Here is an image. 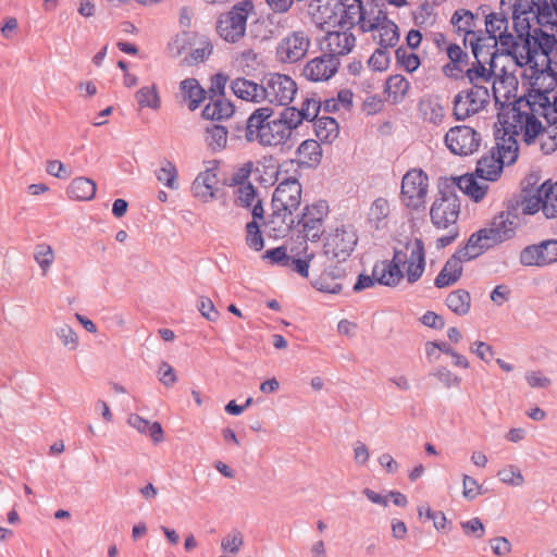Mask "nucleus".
<instances>
[{
  "label": "nucleus",
  "instance_id": "1",
  "mask_svg": "<svg viewBox=\"0 0 557 557\" xmlns=\"http://www.w3.org/2000/svg\"><path fill=\"white\" fill-rule=\"evenodd\" d=\"M271 108H259L248 117L246 136L248 140L258 141L262 146H281L292 139L295 119L283 110L277 119L272 120Z\"/></svg>",
  "mask_w": 557,
  "mask_h": 557
},
{
  "label": "nucleus",
  "instance_id": "2",
  "mask_svg": "<svg viewBox=\"0 0 557 557\" xmlns=\"http://www.w3.org/2000/svg\"><path fill=\"white\" fill-rule=\"evenodd\" d=\"M317 24L325 28L349 29L358 24L363 32L373 28L366 20L360 0H318L313 12Z\"/></svg>",
  "mask_w": 557,
  "mask_h": 557
},
{
  "label": "nucleus",
  "instance_id": "3",
  "mask_svg": "<svg viewBox=\"0 0 557 557\" xmlns=\"http://www.w3.org/2000/svg\"><path fill=\"white\" fill-rule=\"evenodd\" d=\"M515 231L516 225L510 213L500 212L485 227L472 233L463 247L476 259L490 248L511 238Z\"/></svg>",
  "mask_w": 557,
  "mask_h": 557
},
{
  "label": "nucleus",
  "instance_id": "4",
  "mask_svg": "<svg viewBox=\"0 0 557 557\" xmlns=\"http://www.w3.org/2000/svg\"><path fill=\"white\" fill-rule=\"evenodd\" d=\"M517 158V140L496 141L495 147L478 160L475 174L484 181L495 182L500 177L504 165L512 164Z\"/></svg>",
  "mask_w": 557,
  "mask_h": 557
},
{
  "label": "nucleus",
  "instance_id": "5",
  "mask_svg": "<svg viewBox=\"0 0 557 557\" xmlns=\"http://www.w3.org/2000/svg\"><path fill=\"white\" fill-rule=\"evenodd\" d=\"M302 188L295 177H284L272 196V215L281 219L286 227L293 223V214L301 203Z\"/></svg>",
  "mask_w": 557,
  "mask_h": 557
},
{
  "label": "nucleus",
  "instance_id": "6",
  "mask_svg": "<svg viewBox=\"0 0 557 557\" xmlns=\"http://www.w3.org/2000/svg\"><path fill=\"white\" fill-rule=\"evenodd\" d=\"M430 193V178L418 168L408 170L400 182V203L410 211L425 209Z\"/></svg>",
  "mask_w": 557,
  "mask_h": 557
},
{
  "label": "nucleus",
  "instance_id": "7",
  "mask_svg": "<svg viewBox=\"0 0 557 557\" xmlns=\"http://www.w3.org/2000/svg\"><path fill=\"white\" fill-rule=\"evenodd\" d=\"M395 260L404 268V277L412 284L419 281L425 270V250L421 239L408 238L394 248Z\"/></svg>",
  "mask_w": 557,
  "mask_h": 557
},
{
  "label": "nucleus",
  "instance_id": "8",
  "mask_svg": "<svg viewBox=\"0 0 557 557\" xmlns=\"http://www.w3.org/2000/svg\"><path fill=\"white\" fill-rule=\"evenodd\" d=\"M255 5L250 0L235 4L222 14L216 22V33L226 42H237L246 32L247 18L253 13Z\"/></svg>",
  "mask_w": 557,
  "mask_h": 557
},
{
  "label": "nucleus",
  "instance_id": "9",
  "mask_svg": "<svg viewBox=\"0 0 557 557\" xmlns=\"http://www.w3.org/2000/svg\"><path fill=\"white\" fill-rule=\"evenodd\" d=\"M292 256H288L285 247H276L267 250L263 255L264 259L272 263L282 264L297 272L302 277L309 276L310 262L314 258V252L307 245L300 244L290 248Z\"/></svg>",
  "mask_w": 557,
  "mask_h": 557
},
{
  "label": "nucleus",
  "instance_id": "10",
  "mask_svg": "<svg viewBox=\"0 0 557 557\" xmlns=\"http://www.w3.org/2000/svg\"><path fill=\"white\" fill-rule=\"evenodd\" d=\"M357 244L358 236L352 227H336L325 238L323 255L329 260L342 262L351 256Z\"/></svg>",
  "mask_w": 557,
  "mask_h": 557
},
{
  "label": "nucleus",
  "instance_id": "11",
  "mask_svg": "<svg viewBox=\"0 0 557 557\" xmlns=\"http://www.w3.org/2000/svg\"><path fill=\"white\" fill-rule=\"evenodd\" d=\"M522 101L503 104L495 123L496 141H506V139L516 140L519 135L527 111H522Z\"/></svg>",
  "mask_w": 557,
  "mask_h": 557
},
{
  "label": "nucleus",
  "instance_id": "12",
  "mask_svg": "<svg viewBox=\"0 0 557 557\" xmlns=\"http://www.w3.org/2000/svg\"><path fill=\"white\" fill-rule=\"evenodd\" d=\"M460 202L455 195H442L430 207V219L437 230L457 228Z\"/></svg>",
  "mask_w": 557,
  "mask_h": 557
},
{
  "label": "nucleus",
  "instance_id": "13",
  "mask_svg": "<svg viewBox=\"0 0 557 557\" xmlns=\"http://www.w3.org/2000/svg\"><path fill=\"white\" fill-rule=\"evenodd\" d=\"M519 262L525 268H547L557 263V239H547L524 247Z\"/></svg>",
  "mask_w": 557,
  "mask_h": 557
},
{
  "label": "nucleus",
  "instance_id": "14",
  "mask_svg": "<svg viewBox=\"0 0 557 557\" xmlns=\"http://www.w3.org/2000/svg\"><path fill=\"white\" fill-rule=\"evenodd\" d=\"M329 213L325 201H315L305 207L299 220L300 233L304 239L315 242L324 233V220Z\"/></svg>",
  "mask_w": 557,
  "mask_h": 557
},
{
  "label": "nucleus",
  "instance_id": "15",
  "mask_svg": "<svg viewBox=\"0 0 557 557\" xmlns=\"http://www.w3.org/2000/svg\"><path fill=\"white\" fill-rule=\"evenodd\" d=\"M481 137L476 131L470 126L458 125L451 127L445 135V145L447 149L460 157H467L478 151Z\"/></svg>",
  "mask_w": 557,
  "mask_h": 557
},
{
  "label": "nucleus",
  "instance_id": "16",
  "mask_svg": "<svg viewBox=\"0 0 557 557\" xmlns=\"http://www.w3.org/2000/svg\"><path fill=\"white\" fill-rule=\"evenodd\" d=\"M490 101L487 88L474 85L470 90L459 92L454 101V114L457 120L467 117L482 111Z\"/></svg>",
  "mask_w": 557,
  "mask_h": 557
},
{
  "label": "nucleus",
  "instance_id": "17",
  "mask_svg": "<svg viewBox=\"0 0 557 557\" xmlns=\"http://www.w3.org/2000/svg\"><path fill=\"white\" fill-rule=\"evenodd\" d=\"M219 165L216 162H210L208 166L199 172L191 184V195L201 203L213 201L219 193Z\"/></svg>",
  "mask_w": 557,
  "mask_h": 557
},
{
  "label": "nucleus",
  "instance_id": "18",
  "mask_svg": "<svg viewBox=\"0 0 557 557\" xmlns=\"http://www.w3.org/2000/svg\"><path fill=\"white\" fill-rule=\"evenodd\" d=\"M293 168V160L280 163L274 157L264 156L253 162L255 180L260 185L272 186L280 178L283 180Z\"/></svg>",
  "mask_w": 557,
  "mask_h": 557
},
{
  "label": "nucleus",
  "instance_id": "19",
  "mask_svg": "<svg viewBox=\"0 0 557 557\" xmlns=\"http://www.w3.org/2000/svg\"><path fill=\"white\" fill-rule=\"evenodd\" d=\"M310 47V38L302 30L286 35L276 47V57L285 63H294L306 57Z\"/></svg>",
  "mask_w": 557,
  "mask_h": 557
},
{
  "label": "nucleus",
  "instance_id": "20",
  "mask_svg": "<svg viewBox=\"0 0 557 557\" xmlns=\"http://www.w3.org/2000/svg\"><path fill=\"white\" fill-rule=\"evenodd\" d=\"M474 260L470 252L461 246L445 262L441 272L435 277L434 284L438 288L455 284L462 275L463 263Z\"/></svg>",
  "mask_w": 557,
  "mask_h": 557
},
{
  "label": "nucleus",
  "instance_id": "21",
  "mask_svg": "<svg viewBox=\"0 0 557 557\" xmlns=\"http://www.w3.org/2000/svg\"><path fill=\"white\" fill-rule=\"evenodd\" d=\"M296 92V83L289 76L283 74L270 75L264 88V95L268 100L280 106L292 102Z\"/></svg>",
  "mask_w": 557,
  "mask_h": 557
},
{
  "label": "nucleus",
  "instance_id": "22",
  "mask_svg": "<svg viewBox=\"0 0 557 557\" xmlns=\"http://www.w3.org/2000/svg\"><path fill=\"white\" fill-rule=\"evenodd\" d=\"M486 33L491 38L498 40L504 51L515 61L513 51L521 48L515 40V37L507 34L508 21L502 14L492 13L485 20Z\"/></svg>",
  "mask_w": 557,
  "mask_h": 557
},
{
  "label": "nucleus",
  "instance_id": "23",
  "mask_svg": "<svg viewBox=\"0 0 557 557\" xmlns=\"http://www.w3.org/2000/svg\"><path fill=\"white\" fill-rule=\"evenodd\" d=\"M355 45V37L349 29L327 28L323 39V49L333 58L349 53Z\"/></svg>",
  "mask_w": 557,
  "mask_h": 557
},
{
  "label": "nucleus",
  "instance_id": "24",
  "mask_svg": "<svg viewBox=\"0 0 557 557\" xmlns=\"http://www.w3.org/2000/svg\"><path fill=\"white\" fill-rule=\"evenodd\" d=\"M234 195L238 207L249 210L255 219H264L262 199L253 185L237 186Z\"/></svg>",
  "mask_w": 557,
  "mask_h": 557
},
{
  "label": "nucleus",
  "instance_id": "25",
  "mask_svg": "<svg viewBox=\"0 0 557 557\" xmlns=\"http://www.w3.org/2000/svg\"><path fill=\"white\" fill-rule=\"evenodd\" d=\"M373 274L376 283L387 287H395L400 284V282L405 278L404 272L399 268L398 263L395 260V256L393 255V259L381 260L377 261L373 265Z\"/></svg>",
  "mask_w": 557,
  "mask_h": 557
},
{
  "label": "nucleus",
  "instance_id": "26",
  "mask_svg": "<svg viewBox=\"0 0 557 557\" xmlns=\"http://www.w3.org/2000/svg\"><path fill=\"white\" fill-rule=\"evenodd\" d=\"M338 63L332 57L312 59L305 66V76L312 82H324L337 72Z\"/></svg>",
  "mask_w": 557,
  "mask_h": 557
},
{
  "label": "nucleus",
  "instance_id": "27",
  "mask_svg": "<svg viewBox=\"0 0 557 557\" xmlns=\"http://www.w3.org/2000/svg\"><path fill=\"white\" fill-rule=\"evenodd\" d=\"M127 424L139 434L149 437L154 444L164 441V431L158 421L148 420L138 413H131L127 417Z\"/></svg>",
  "mask_w": 557,
  "mask_h": 557
},
{
  "label": "nucleus",
  "instance_id": "28",
  "mask_svg": "<svg viewBox=\"0 0 557 557\" xmlns=\"http://www.w3.org/2000/svg\"><path fill=\"white\" fill-rule=\"evenodd\" d=\"M459 190L474 202H480L487 194L488 186L479 181L478 175L463 174L454 178Z\"/></svg>",
  "mask_w": 557,
  "mask_h": 557
},
{
  "label": "nucleus",
  "instance_id": "29",
  "mask_svg": "<svg viewBox=\"0 0 557 557\" xmlns=\"http://www.w3.org/2000/svg\"><path fill=\"white\" fill-rule=\"evenodd\" d=\"M323 157L321 145L318 140L306 139L296 149V159L299 166L315 168Z\"/></svg>",
  "mask_w": 557,
  "mask_h": 557
},
{
  "label": "nucleus",
  "instance_id": "30",
  "mask_svg": "<svg viewBox=\"0 0 557 557\" xmlns=\"http://www.w3.org/2000/svg\"><path fill=\"white\" fill-rule=\"evenodd\" d=\"M518 90V79L513 74L504 73L497 75L493 82V92L495 101L508 104L511 99L516 98Z\"/></svg>",
  "mask_w": 557,
  "mask_h": 557
},
{
  "label": "nucleus",
  "instance_id": "31",
  "mask_svg": "<svg viewBox=\"0 0 557 557\" xmlns=\"http://www.w3.org/2000/svg\"><path fill=\"white\" fill-rule=\"evenodd\" d=\"M206 90L195 78H186L180 84L181 99L191 111L200 107L206 99Z\"/></svg>",
  "mask_w": 557,
  "mask_h": 557
},
{
  "label": "nucleus",
  "instance_id": "32",
  "mask_svg": "<svg viewBox=\"0 0 557 557\" xmlns=\"http://www.w3.org/2000/svg\"><path fill=\"white\" fill-rule=\"evenodd\" d=\"M231 90L237 98L249 102H259L264 97L262 86L244 77L233 79Z\"/></svg>",
  "mask_w": 557,
  "mask_h": 557
},
{
  "label": "nucleus",
  "instance_id": "33",
  "mask_svg": "<svg viewBox=\"0 0 557 557\" xmlns=\"http://www.w3.org/2000/svg\"><path fill=\"white\" fill-rule=\"evenodd\" d=\"M33 259L36 265L38 267L40 275L42 277H46L51 273L53 265L55 263V249L49 243H38L34 247Z\"/></svg>",
  "mask_w": 557,
  "mask_h": 557
},
{
  "label": "nucleus",
  "instance_id": "34",
  "mask_svg": "<svg viewBox=\"0 0 557 557\" xmlns=\"http://www.w3.org/2000/svg\"><path fill=\"white\" fill-rule=\"evenodd\" d=\"M96 183L84 176L75 177L66 187V195L73 201H89L95 198Z\"/></svg>",
  "mask_w": 557,
  "mask_h": 557
},
{
  "label": "nucleus",
  "instance_id": "35",
  "mask_svg": "<svg viewBox=\"0 0 557 557\" xmlns=\"http://www.w3.org/2000/svg\"><path fill=\"white\" fill-rule=\"evenodd\" d=\"M391 207L387 199L379 197L374 199L367 211V223L375 230L384 228L387 225Z\"/></svg>",
  "mask_w": 557,
  "mask_h": 557
},
{
  "label": "nucleus",
  "instance_id": "36",
  "mask_svg": "<svg viewBox=\"0 0 557 557\" xmlns=\"http://www.w3.org/2000/svg\"><path fill=\"white\" fill-rule=\"evenodd\" d=\"M368 32H373V39L383 48L394 47L399 40L398 26L386 18L373 24V28Z\"/></svg>",
  "mask_w": 557,
  "mask_h": 557
},
{
  "label": "nucleus",
  "instance_id": "37",
  "mask_svg": "<svg viewBox=\"0 0 557 557\" xmlns=\"http://www.w3.org/2000/svg\"><path fill=\"white\" fill-rule=\"evenodd\" d=\"M409 88L410 84L404 76L392 75L385 82L383 95L387 102L397 104L404 101Z\"/></svg>",
  "mask_w": 557,
  "mask_h": 557
},
{
  "label": "nucleus",
  "instance_id": "38",
  "mask_svg": "<svg viewBox=\"0 0 557 557\" xmlns=\"http://www.w3.org/2000/svg\"><path fill=\"white\" fill-rule=\"evenodd\" d=\"M135 100L140 109L159 111L162 106L159 87L156 83L143 85L135 92Z\"/></svg>",
  "mask_w": 557,
  "mask_h": 557
},
{
  "label": "nucleus",
  "instance_id": "39",
  "mask_svg": "<svg viewBox=\"0 0 557 557\" xmlns=\"http://www.w3.org/2000/svg\"><path fill=\"white\" fill-rule=\"evenodd\" d=\"M321 108H323V103H321L319 100L306 99L301 103L300 109L290 107V108H286L285 111H286V113H289V116L295 119V121H296L295 127L297 129L298 126H300L304 121H315L318 119V114H319Z\"/></svg>",
  "mask_w": 557,
  "mask_h": 557
},
{
  "label": "nucleus",
  "instance_id": "40",
  "mask_svg": "<svg viewBox=\"0 0 557 557\" xmlns=\"http://www.w3.org/2000/svg\"><path fill=\"white\" fill-rule=\"evenodd\" d=\"M313 129L317 138L323 144L334 143L339 135V125L334 117L322 116L314 121Z\"/></svg>",
  "mask_w": 557,
  "mask_h": 557
},
{
  "label": "nucleus",
  "instance_id": "41",
  "mask_svg": "<svg viewBox=\"0 0 557 557\" xmlns=\"http://www.w3.org/2000/svg\"><path fill=\"white\" fill-rule=\"evenodd\" d=\"M539 193L543 198L544 215L547 219L557 218V182L545 181L540 185Z\"/></svg>",
  "mask_w": 557,
  "mask_h": 557
},
{
  "label": "nucleus",
  "instance_id": "42",
  "mask_svg": "<svg viewBox=\"0 0 557 557\" xmlns=\"http://www.w3.org/2000/svg\"><path fill=\"white\" fill-rule=\"evenodd\" d=\"M445 304L453 313L463 317L470 312L471 296L465 289H456L447 295Z\"/></svg>",
  "mask_w": 557,
  "mask_h": 557
},
{
  "label": "nucleus",
  "instance_id": "43",
  "mask_svg": "<svg viewBox=\"0 0 557 557\" xmlns=\"http://www.w3.org/2000/svg\"><path fill=\"white\" fill-rule=\"evenodd\" d=\"M354 106V92L348 88L341 89L336 96L323 101L325 112L336 113L342 110L350 111Z\"/></svg>",
  "mask_w": 557,
  "mask_h": 557
},
{
  "label": "nucleus",
  "instance_id": "44",
  "mask_svg": "<svg viewBox=\"0 0 557 557\" xmlns=\"http://www.w3.org/2000/svg\"><path fill=\"white\" fill-rule=\"evenodd\" d=\"M54 335L61 346L67 351H76L79 349V334L71 324L62 323L55 329Z\"/></svg>",
  "mask_w": 557,
  "mask_h": 557
},
{
  "label": "nucleus",
  "instance_id": "45",
  "mask_svg": "<svg viewBox=\"0 0 557 557\" xmlns=\"http://www.w3.org/2000/svg\"><path fill=\"white\" fill-rule=\"evenodd\" d=\"M419 111L423 121L433 125H440L445 117L444 108L434 99H423L419 104Z\"/></svg>",
  "mask_w": 557,
  "mask_h": 557
},
{
  "label": "nucleus",
  "instance_id": "46",
  "mask_svg": "<svg viewBox=\"0 0 557 557\" xmlns=\"http://www.w3.org/2000/svg\"><path fill=\"white\" fill-rule=\"evenodd\" d=\"M498 481L509 487H520L524 485L525 478L519 466L507 463L503 466L496 473Z\"/></svg>",
  "mask_w": 557,
  "mask_h": 557
},
{
  "label": "nucleus",
  "instance_id": "47",
  "mask_svg": "<svg viewBox=\"0 0 557 557\" xmlns=\"http://www.w3.org/2000/svg\"><path fill=\"white\" fill-rule=\"evenodd\" d=\"M545 129L542 122L532 113L527 112L520 135L528 146L535 145L536 137Z\"/></svg>",
  "mask_w": 557,
  "mask_h": 557
},
{
  "label": "nucleus",
  "instance_id": "48",
  "mask_svg": "<svg viewBox=\"0 0 557 557\" xmlns=\"http://www.w3.org/2000/svg\"><path fill=\"white\" fill-rule=\"evenodd\" d=\"M531 10L534 11L539 24L542 26H557V17L555 15L552 3L547 0H531Z\"/></svg>",
  "mask_w": 557,
  "mask_h": 557
},
{
  "label": "nucleus",
  "instance_id": "49",
  "mask_svg": "<svg viewBox=\"0 0 557 557\" xmlns=\"http://www.w3.org/2000/svg\"><path fill=\"white\" fill-rule=\"evenodd\" d=\"M213 47L208 37L196 34V39L194 40V47L190 50L189 59L191 62H203L207 60L212 53Z\"/></svg>",
  "mask_w": 557,
  "mask_h": 557
},
{
  "label": "nucleus",
  "instance_id": "50",
  "mask_svg": "<svg viewBox=\"0 0 557 557\" xmlns=\"http://www.w3.org/2000/svg\"><path fill=\"white\" fill-rule=\"evenodd\" d=\"M196 39V33H182L177 35L170 44L169 50L173 57H180L182 54H189L194 47V40Z\"/></svg>",
  "mask_w": 557,
  "mask_h": 557
},
{
  "label": "nucleus",
  "instance_id": "51",
  "mask_svg": "<svg viewBox=\"0 0 557 557\" xmlns=\"http://www.w3.org/2000/svg\"><path fill=\"white\" fill-rule=\"evenodd\" d=\"M484 494L483 485L479 481L468 474H461V495L467 502H472Z\"/></svg>",
  "mask_w": 557,
  "mask_h": 557
},
{
  "label": "nucleus",
  "instance_id": "52",
  "mask_svg": "<svg viewBox=\"0 0 557 557\" xmlns=\"http://www.w3.org/2000/svg\"><path fill=\"white\" fill-rule=\"evenodd\" d=\"M263 219H255L246 225V243L250 249L261 251L264 247V239L260 231V224Z\"/></svg>",
  "mask_w": 557,
  "mask_h": 557
},
{
  "label": "nucleus",
  "instance_id": "53",
  "mask_svg": "<svg viewBox=\"0 0 557 557\" xmlns=\"http://www.w3.org/2000/svg\"><path fill=\"white\" fill-rule=\"evenodd\" d=\"M523 84L528 86V92L525 95L527 106L532 111L541 112L545 117H549L552 112L557 114V91L553 95V97L549 96L554 91L555 87L544 91V96L547 98L549 104L547 107L542 108L537 104H533L529 99L530 95L532 94V86L524 81Z\"/></svg>",
  "mask_w": 557,
  "mask_h": 557
},
{
  "label": "nucleus",
  "instance_id": "54",
  "mask_svg": "<svg viewBox=\"0 0 557 557\" xmlns=\"http://www.w3.org/2000/svg\"><path fill=\"white\" fill-rule=\"evenodd\" d=\"M205 140L213 150H221L227 144V129L221 125H212L206 129Z\"/></svg>",
  "mask_w": 557,
  "mask_h": 557
},
{
  "label": "nucleus",
  "instance_id": "55",
  "mask_svg": "<svg viewBox=\"0 0 557 557\" xmlns=\"http://www.w3.org/2000/svg\"><path fill=\"white\" fill-rule=\"evenodd\" d=\"M244 546V535L238 530H233L225 534L220 542V548L222 553H226L233 556L239 554Z\"/></svg>",
  "mask_w": 557,
  "mask_h": 557
},
{
  "label": "nucleus",
  "instance_id": "56",
  "mask_svg": "<svg viewBox=\"0 0 557 557\" xmlns=\"http://www.w3.org/2000/svg\"><path fill=\"white\" fill-rule=\"evenodd\" d=\"M233 113V107L228 101H211L202 110L203 117L208 120H221Z\"/></svg>",
  "mask_w": 557,
  "mask_h": 557
},
{
  "label": "nucleus",
  "instance_id": "57",
  "mask_svg": "<svg viewBox=\"0 0 557 557\" xmlns=\"http://www.w3.org/2000/svg\"><path fill=\"white\" fill-rule=\"evenodd\" d=\"M158 181L169 189L176 190L180 187L178 172L176 166L171 163H164L157 173Z\"/></svg>",
  "mask_w": 557,
  "mask_h": 557
},
{
  "label": "nucleus",
  "instance_id": "58",
  "mask_svg": "<svg viewBox=\"0 0 557 557\" xmlns=\"http://www.w3.org/2000/svg\"><path fill=\"white\" fill-rule=\"evenodd\" d=\"M535 145L543 154H552L557 150V129L546 128L536 137Z\"/></svg>",
  "mask_w": 557,
  "mask_h": 557
},
{
  "label": "nucleus",
  "instance_id": "59",
  "mask_svg": "<svg viewBox=\"0 0 557 557\" xmlns=\"http://www.w3.org/2000/svg\"><path fill=\"white\" fill-rule=\"evenodd\" d=\"M253 161H246L242 163L231 178V186H246L253 185L250 182V176L253 174Z\"/></svg>",
  "mask_w": 557,
  "mask_h": 557
},
{
  "label": "nucleus",
  "instance_id": "60",
  "mask_svg": "<svg viewBox=\"0 0 557 557\" xmlns=\"http://www.w3.org/2000/svg\"><path fill=\"white\" fill-rule=\"evenodd\" d=\"M460 528L468 537L480 540L485 535V527L478 517L460 522Z\"/></svg>",
  "mask_w": 557,
  "mask_h": 557
},
{
  "label": "nucleus",
  "instance_id": "61",
  "mask_svg": "<svg viewBox=\"0 0 557 557\" xmlns=\"http://www.w3.org/2000/svg\"><path fill=\"white\" fill-rule=\"evenodd\" d=\"M396 58L399 65L409 73L414 72L420 66V59L418 54L408 52L403 48L397 49Z\"/></svg>",
  "mask_w": 557,
  "mask_h": 557
},
{
  "label": "nucleus",
  "instance_id": "62",
  "mask_svg": "<svg viewBox=\"0 0 557 557\" xmlns=\"http://www.w3.org/2000/svg\"><path fill=\"white\" fill-rule=\"evenodd\" d=\"M352 461L358 468H367L371 459V453L368 445L363 442H356L352 445Z\"/></svg>",
  "mask_w": 557,
  "mask_h": 557
},
{
  "label": "nucleus",
  "instance_id": "63",
  "mask_svg": "<svg viewBox=\"0 0 557 557\" xmlns=\"http://www.w3.org/2000/svg\"><path fill=\"white\" fill-rule=\"evenodd\" d=\"M157 375L159 382L166 388L174 386L178 381L176 371L170 363L165 361L159 364Z\"/></svg>",
  "mask_w": 557,
  "mask_h": 557
},
{
  "label": "nucleus",
  "instance_id": "64",
  "mask_svg": "<svg viewBox=\"0 0 557 557\" xmlns=\"http://www.w3.org/2000/svg\"><path fill=\"white\" fill-rule=\"evenodd\" d=\"M474 16L470 11H457L451 17L453 24L463 34L471 33Z\"/></svg>",
  "mask_w": 557,
  "mask_h": 557
}]
</instances>
